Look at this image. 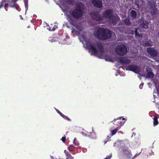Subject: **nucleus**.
Returning <instances> with one entry per match:
<instances>
[{"label":"nucleus","instance_id":"f257e3e1","mask_svg":"<svg viewBox=\"0 0 159 159\" xmlns=\"http://www.w3.org/2000/svg\"><path fill=\"white\" fill-rule=\"evenodd\" d=\"M96 45L98 50L90 41H87L86 43V47L89 50L92 51L94 54L98 55L99 57H102L104 52V47L102 43L101 42H98L96 43Z\"/></svg>","mask_w":159,"mask_h":159},{"label":"nucleus","instance_id":"f03ea898","mask_svg":"<svg viewBox=\"0 0 159 159\" xmlns=\"http://www.w3.org/2000/svg\"><path fill=\"white\" fill-rule=\"evenodd\" d=\"M93 34L95 37L102 41L110 39L112 35L111 31L102 28H98Z\"/></svg>","mask_w":159,"mask_h":159},{"label":"nucleus","instance_id":"7ed1b4c3","mask_svg":"<svg viewBox=\"0 0 159 159\" xmlns=\"http://www.w3.org/2000/svg\"><path fill=\"white\" fill-rule=\"evenodd\" d=\"M84 9L75 8L70 12L69 16V21L71 25L75 24V19H79L83 16Z\"/></svg>","mask_w":159,"mask_h":159},{"label":"nucleus","instance_id":"20e7f679","mask_svg":"<svg viewBox=\"0 0 159 159\" xmlns=\"http://www.w3.org/2000/svg\"><path fill=\"white\" fill-rule=\"evenodd\" d=\"M103 18L111 19V22L114 25H116L117 23V18L118 17L116 16L113 14V11L111 9H107L102 12Z\"/></svg>","mask_w":159,"mask_h":159},{"label":"nucleus","instance_id":"39448f33","mask_svg":"<svg viewBox=\"0 0 159 159\" xmlns=\"http://www.w3.org/2000/svg\"><path fill=\"white\" fill-rule=\"evenodd\" d=\"M18 0H2L0 2V9L4 7L5 10L7 11V7L8 6L12 7L17 8L16 2Z\"/></svg>","mask_w":159,"mask_h":159},{"label":"nucleus","instance_id":"423d86ee","mask_svg":"<svg viewBox=\"0 0 159 159\" xmlns=\"http://www.w3.org/2000/svg\"><path fill=\"white\" fill-rule=\"evenodd\" d=\"M115 51L118 54L123 56L127 53V49L124 45L120 44L116 47Z\"/></svg>","mask_w":159,"mask_h":159},{"label":"nucleus","instance_id":"0eeeda50","mask_svg":"<svg viewBox=\"0 0 159 159\" xmlns=\"http://www.w3.org/2000/svg\"><path fill=\"white\" fill-rule=\"evenodd\" d=\"M90 15L93 19L96 21H100L103 20V17L99 14L98 11H92L90 12Z\"/></svg>","mask_w":159,"mask_h":159},{"label":"nucleus","instance_id":"6e6552de","mask_svg":"<svg viewBox=\"0 0 159 159\" xmlns=\"http://www.w3.org/2000/svg\"><path fill=\"white\" fill-rule=\"evenodd\" d=\"M148 7L150 9L149 11L152 15H155L157 13V8L154 3H152L151 1L148 2Z\"/></svg>","mask_w":159,"mask_h":159},{"label":"nucleus","instance_id":"1a4fd4ad","mask_svg":"<svg viewBox=\"0 0 159 159\" xmlns=\"http://www.w3.org/2000/svg\"><path fill=\"white\" fill-rule=\"evenodd\" d=\"M125 68L127 70L133 71L136 73L138 74L140 72L139 67L136 65H131L126 66Z\"/></svg>","mask_w":159,"mask_h":159},{"label":"nucleus","instance_id":"9d476101","mask_svg":"<svg viewBox=\"0 0 159 159\" xmlns=\"http://www.w3.org/2000/svg\"><path fill=\"white\" fill-rule=\"evenodd\" d=\"M147 51L148 54L152 57H156L157 56L158 54L157 51L153 48H148Z\"/></svg>","mask_w":159,"mask_h":159},{"label":"nucleus","instance_id":"9b49d317","mask_svg":"<svg viewBox=\"0 0 159 159\" xmlns=\"http://www.w3.org/2000/svg\"><path fill=\"white\" fill-rule=\"evenodd\" d=\"M91 3L93 6L97 8H102L103 5L101 0H92Z\"/></svg>","mask_w":159,"mask_h":159},{"label":"nucleus","instance_id":"f8f14e48","mask_svg":"<svg viewBox=\"0 0 159 159\" xmlns=\"http://www.w3.org/2000/svg\"><path fill=\"white\" fill-rule=\"evenodd\" d=\"M121 117H118L116 119H114L113 120L111 121L116 125L118 126V127H120V128L124 125L125 122H122L120 120Z\"/></svg>","mask_w":159,"mask_h":159},{"label":"nucleus","instance_id":"ddd939ff","mask_svg":"<svg viewBox=\"0 0 159 159\" xmlns=\"http://www.w3.org/2000/svg\"><path fill=\"white\" fill-rule=\"evenodd\" d=\"M139 23L140 26L144 29H147L148 28V22L145 20H141L139 21Z\"/></svg>","mask_w":159,"mask_h":159},{"label":"nucleus","instance_id":"4468645a","mask_svg":"<svg viewBox=\"0 0 159 159\" xmlns=\"http://www.w3.org/2000/svg\"><path fill=\"white\" fill-rule=\"evenodd\" d=\"M118 60L119 62L122 64H129L131 62L130 60L125 57H120Z\"/></svg>","mask_w":159,"mask_h":159},{"label":"nucleus","instance_id":"2eb2a0df","mask_svg":"<svg viewBox=\"0 0 159 159\" xmlns=\"http://www.w3.org/2000/svg\"><path fill=\"white\" fill-rule=\"evenodd\" d=\"M130 34H134L136 37L141 38L143 37L142 35L139 34V32H138V29L136 28L134 29V30H133L131 31V32L130 33Z\"/></svg>","mask_w":159,"mask_h":159},{"label":"nucleus","instance_id":"dca6fc26","mask_svg":"<svg viewBox=\"0 0 159 159\" xmlns=\"http://www.w3.org/2000/svg\"><path fill=\"white\" fill-rule=\"evenodd\" d=\"M72 25L75 27L78 33H80L81 32L83 29V27L82 26L75 24H75Z\"/></svg>","mask_w":159,"mask_h":159},{"label":"nucleus","instance_id":"f3484780","mask_svg":"<svg viewBox=\"0 0 159 159\" xmlns=\"http://www.w3.org/2000/svg\"><path fill=\"white\" fill-rule=\"evenodd\" d=\"M130 15L132 18L135 19L137 16V12L134 10H132L130 12Z\"/></svg>","mask_w":159,"mask_h":159},{"label":"nucleus","instance_id":"a211bd4d","mask_svg":"<svg viewBox=\"0 0 159 159\" xmlns=\"http://www.w3.org/2000/svg\"><path fill=\"white\" fill-rule=\"evenodd\" d=\"M64 152L66 156V159H74L73 157L68 153L67 151L65 150Z\"/></svg>","mask_w":159,"mask_h":159},{"label":"nucleus","instance_id":"6ab92c4d","mask_svg":"<svg viewBox=\"0 0 159 159\" xmlns=\"http://www.w3.org/2000/svg\"><path fill=\"white\" fill-rule=\"evenodd\" d=\"M123 21L125 23V24L126 25L129 26L131 24V23L128 18H126L125 19L123 20Z\"/></svg>","mask_w":159,"mask_h":159},{"label":"nucleus","instance_id":"aec40b11","mask_svg":"<svg viewBox=\"0 0 159 159\" xmlns=\"http://www.w3.org/2000/svg\"><path fill=\"white\" fill-rule=\"evenodd\" d=\"M154 74L152 71H149L147 74L146 75V78H152L154 76Z\"/></svg>","mask_w":159,"mask_h":159},{"label":"nucleus","instance_id":"412c9836","mask_svg":"<svg viewBox=\"0 0 159 159\" xmlns=\"http://www.w3.org/2000/svg\"><path fill=\"white\" fill-rule=\"evenodd\" d=\"M120 129V127H117V128H116L112 130L111 131V136H113V135L115 134Z\"/></svg>","mask_w":159,"mask_h":159},{"label":"nucleus","instance_id":"4be33fe9","mask_svg":"<svg viewBox=\"0 0 159 159\" xmlns=\"http://www.w3.org/2000/svg\"><path fill=\"white\" fill-rule=\"evenodd\" d=\"M152 43L151 40H149L144 43L145 46H150L152 45Z\"/></svg>","mask_w":159,"mask_h":159},{"label":"nucleus","instance_id":"5701e85b","mask_svg":"<svg viewBox=\"0 0 159 159\" xmlns=\"http://www.w3.org/2000/svg\"><path fill=\"white\" fill-rule=\"evenodd\" d=\"M76 8L82 9L84 8V5L82 2H79L76 5Z\"/></svg>","mask_w":159,"mask_h":159},{"label":"nucleus","instance_id":"b1692460","mask_svg":"<svg viewBox=\"0 0 159 159\" xmlns=\"http://www.w3.org/2000/svg\"><path fill=\"white\" fill-rule=\"evenodd\" d=\"M153 119L154 125L156 126L158 124V122L157 120V118L156 117L154 116L153 118Z\"/></svg>","mask_w":159,"mask_h":159},{"label":"nucleus","instance_id":"393cba45","mask_svg":"<svg viewBox=\"0 0 159 159\" xmlns=\"http://www.w3.org/2000/svg\"><path fill=\"white\" fill-rule=\"evenodd\" d=\"M75 148V146L73 144H71L69 147V150L70 151H72Z\"/></svg>","mask_w":159,"mask_h":159},{"label":"nucleus","instance_id":"a878e982","mask_svg":"<svg viewBox=\"0 0 159 159\" xmlns=\"http://www.w3.org/2000/svg\"><path fill=\"white\" fill-rule=\"evenodd\" d=\"M61 116H62L64 119H66L67 120L70 121V119L68 116L65 115H64L63 114Z\"/></svg>","mask_w":159,"mask_h":159},{"label":"nucleus","instance_id":"bb28decb","mask_svg":"<svg viewBox=\"0 0 159 159\" xmlns=\"http://www.w3.org/2000/svg\"><path fill=\"white\" fill-rule=\"evenodd\" d=\"M74 143L76 145H78L79 144V143L76 138H75L74 140Z\"/></svg>","mask_w":159,"mask_h":159},{"label":"nucleus","instance_id":"cd10ccee","mask_svg":"<svg viewBox=\"0 0 159 159\" xmlns=\"http://www.w3.org/2000/svg\"><path fill=\"white\" fill-rule=\"evenodd\" d=\"M112 157V154H110L108 156H107V157L103 159H110Z\"/></svg>","mask_w":159,"mask_h":159},{"label":"nucleus","instance_id":"c85d7f7f","mask_svg":"<svg viewBox=\"0 0 159 159\" xmlns=\"http://www.w3.org/2000/svg\"><path fill=\"white\" fill-rule=\"evenodd\" d=\"M73 2V0H66V2L70 4H72Z\"/></svg>","mask_w":159,"mask_h":159},{"label":"nucleus","instance_id":"c756f323","mask_svg":"<svg viewBox=\"0 0 159 159\" xmlns=\"http://www.w3.org/2000/svg\"><path fill=\"white\" fill-rule=\"evenodd\" d=\"M56 111L61 116L62 115H63V114L62 113H61L58 110L56 109Z\"/></svg>","mask_w":159,"mask_h":159},{"label":"nucleus","instance_id":"7c9ffc66","mask_svg":"<svg viewBox=\"0 0 159 159\" xmlns=\"http://www.w3.org/2000/svg\"><path fill=\"white\" fill-rule=\"evenodd\" d=\"M61 139L63 143H65L66 140V138L65 137H63Z\"/></svg>","mask_w":159,"mask_h":159},{"label":"nucleus","instance_id":"2f4dec72","mask_svg":"<svg viewBox=\"0 0 159 159\" xmlns=\"http://www.w3.org/2000/svg\"><path fill=\"white\" fill-rule=\"evenodd\" d=\"M56 29V28H53L52 29V28L51 27H50L49 28V30L50 31H54Z\"/></svg>","mask_w":159,"mask_h":159},{"label":"nucleus","instance_id":"473e14b6","mask_svg":"<svg viewBox=\"0 0 159 159\" xmlns=\"http://www.w3.org/2000/svg\"><path fill=\"white\" fill-rule=\"evenodd\" d=\"M139 154H136L134 156L133 158H134L136 157L138 155H139Z\"/></svg>","mask_w":159,"mask_h":159},{"label":"nucleus","instance_id":"72a5a7b5","mask_svg":"<svg viewBox=\"0 0 159 159\" xmlns=\"http://www.w3.org/2000/svg\"><path fill=\"white\" fill-rule=\"evenodd\" d=\"M75 31V30L74 29H73L71 31V32L72 33H73Z\"/></svg>","mask_w":159,"mask_h":159},{"label":"nucleus","instance_id":"f704fd0d","mask_svg":"<svg viewBox=\"0 0 159 159\" xmlns=\"http://www.w3.org/2000/svg\"><path fill=\"white\" fill-rule=\"evenodd\" d=\"M143 85H142V84H141L140 85H139V88L141 89H142V87H143Z\"/></svg>","mask_w":159,"mask_h":159},{"label":"nucleus","instance_id":"c9c22d12","mask_svg":"<svg viewBox=\"0 0 159 159\" xmlns=\"http://www.w3.org/2000/svg\"><path fill=\"white\" fill-rule=\"evenodd\" d=\"M123 152L125 153H126V152H128V151L127 150H123Z\"/></svg>","mask_w":159,"mask_h":159},{"label":"nucleus","instance_id":"e433bc0d","mask_svg":"<svg viewBox=\"0 0 159 159\" xmlns=\"http://www.w3.org/2000/svg\"><path fill=\"white\" fill-rule=\"evenodd\" d=\"M107 141H104V143H107Z\"/></svg>","mask_w":159,"mask_h":159},{"label":"nucleus","instance_id":"4c0bfd02","mask_svg":"<svg viewBox=\"0 0 159 159\" xmlns=\"http://www.w3.org/2000/svg\"><path fill=\"white\" fill-rule=\"evenodd\" d=\"M122 120H125V118H122Z\"/></svg>","mask_w":159,"mask_h":159},{"label":"nucleus","instance_id":"58836bf2","mask_svg":"<svg viewBox=\"0 0 159 159\" xmlns=\"http://www.w3.org/2000/svg\"><path fill=\"white\" fill-rule=\"evenodd\" d=\"M158 23H159V21H158Z\"/></svg>","mask_w":159,"mask_h":159}]
</instances>
